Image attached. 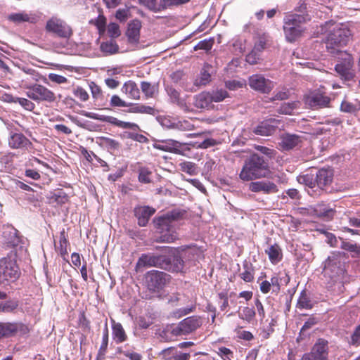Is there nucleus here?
<instances>
[{
	"mask_svg": "<svg viewBox=\"0 0 360 360\" xmlns=\"http://www.w3.org/2000/svg\"><path fill=\"white\" fill-rule=\"evenodd\" d=\"M181 143L172 139L162 140L159 143H155L154 148L156 149L167 151L170 153H176L179 151Z\"/></svg>",
	"mask_w": 360,
	"mask_h": 360,
	"instance_id": "393cba45",
	"label": "nucleus"
},
{
	"mask_svg": "<svg viewBox=\"0 0 360 360\" xmlns=\"http://www.w3.org/2000/svg\"><path fill=\"white\" fill-rule=\"evenodd\" d=\"M181 169L187 174L194 175L197 174V166L191 162H184L180 164Z\"/></svg>",
	"mask_w": 360,
	"mask_h": 360,
	"instance_id": "052dcab7",
	"label": "nucleus"
},
{
	"mask_svg": "<svg viewBox=\"0 0 360 360\" xmlns=\"http://www.w3.org/2000/svg\"><path fill=\"white\" fill-rule=\"evenodd\" d=\"M296 108V103H283L276 110L277 112L283 115H292L293 110Z\"/></svg>",
	"mask_w": 360,
	"mask_h": 360,
	"instance_id": "864d4df0",
	"label": "nucleus"
},
{
	"mask_svg": "<svg viewBox=\"0 0 360 360\" xmlns=\"http://www.w3.org/2000/svg\"><path fill=\"white\" fill-rule=\"evenodd\" d=\"M43 14L39 11H31L27 13L24 12V22H27L32 24H37L41 21Z\"/></svg>",
	"mask_w": 360,
	"mask_h": 360,
	"instance_id": "c03bdc74",
	"label": "nucleus"
},
{
	"mask_svg": "<svg viewBox=\"0 0 360 360\" xmlns=\"http://www.w3.org/2000/svg\"><path fill=\"white\" fill-rule=\"evenodd\" d=\"M328 341L324 338H318L309 352L305 353L301 360H329Z\"/></svg>",
	"mask_w": 360,
	"mask_h": 360,
	"instance_id": "4468645a",
	"label": "nucleus"
},
{
	"mask_svg": "<svg viewBox=\"0 0 360 360\" xmlns=\"http://www.w3.org/2000/svg\"><path fill=\"white\" fill-rule=\"evenodd\" d=\"M265 252L273 264H278L283 259L282 250L277 243L270 245L268 249L265 250Z\"/></svg>",
	"mask_w": 360,
	"mask_h": 360,
	"instance_id": "bb28decb",
	"label": "nucleus"
},
{
	"mask_svg": "<svg viewBox=\"0 0 360 360\" xmlns=\"http://www.w3.org/2000/svg\"><path fill=\"white\" fill-rule=\"evenodd\" d=\"M212 66L207 63H205L200 73V76L196 79V84L206 85L211 81V70Z\"/></svg>",
	"mask_w": 360,
	"mask_h": 360,
	"instance_id": "7c9ffc66",
	"label": "nucleus"
},
{
	"mask_svg": "<svg viewBox=\"0 0 360 360\" xmlns=\"http://www.w3.org/2000/svg\"><path fill=\"white\" fill-rule=\"evenodd\" d=\"M47 198L50 204L56 203L57 205H64L68 201V195L63 189H58L50 193Z\"/></svg>",
	"mask_w": 360,
	"mask_h": 360,
	"instance_id": "cd10ccee",
	"label": "nucleus"
},
{
	"mask_svg": "<svg viewBox=\"0 0 360 360\" xmlns=\"http://www.w3.org/2000/svg\"><path fill=\"white\" fill-rule=\"evenodd\" d=\"M155 266L165 271L184 272V261L179 251L172 250L166 255L142 254L139 258L136 269L140 267Z\"/></svg>",
	"mask_w": 360,
	"mask_h": 360,
	"instance_id": "f257e3e1",
	"label": "nucleus"
},
{
	"mask_svg": "<svg viewBox=\"0 0 360 360\" xmlns=\"http://www.w3.org/2000/svg\"><path fill=\"white\" fill-rule=\"evenodd\" d=\"M121 90L124 94L133 99H139L140 98L139 89L134 82L128 81L125 82Z\"/></svg>",
	"mask_w": 360,
	"mask_h": 360,
	"instance_id": "473e14b6",
	"label": "nucleus"
},
{
	"mask_svg": "<svg viewBox=\"0 0 360 360\" xmlns=\"http://www.w3.org/2000/svg\"><path fill=\"white\" fill-rule=\"evenodd\" d=\"M186 214V210L181 209H174L166 214L155 217L153 222L156 233L159 234L155 241L158 243H170L178 238L174 222L184 218Z\"/></svg>",
	"mask_w": 360,
	"mask_h": 360,
	"instance_id": "f03ea898",
	"label": "nucleus"
},
{
	"mask_svg": "<svg viewBox=\"0 0 360 360\" xmlns=\"http://www.w3.org/2000/svg\"><path fill=\"white\" fill-rule=\"evenodd\" d=\"M249 190L254 193L263 192L265 194L276 193L278 191V186L269 181H250Z\"/></svg>",
	"mask_w": 360,
	"mask_h": 360,
	"instance_id": "6ab92c4d",
	"label": "nucleus"
},
{
	"mask_svg": "<svg viewBox=\"0 0 360 360\" xmlns=\"http://www.w3.org/2000/svg\"><path fill=\"white\" fill-rule=\"evenodd\" d=\"M348 255L340 251H335L325 260L323 274L330 278L333 283H344L347 281L348 274L346 269Z\"/></svg>",
	"mask_w": 360,
	"mask_h": 360,
	"instance_id": "39448f33",
	"label": "nucleus"
},
{
	"mask_svg": "<svg viewBox=\"0 0 360 360\" xmlns=\"http://www.w3.org/2000/svg\"><path fill=\"white\" fill-rule=\"evenodd\" d=\"M341 240L340 248L351 253L352 258L360 257V245L345 241L342 238L339 237Z\"/></svg>",
	"mask_w": 360,
	"mask_h": 360,
	"instance_id": "2f4dec72",
	"label": "nucleus"
},
{
	"mask_svg": "<svg viewBox=\"0 0 360 360\" xmlns=\"http://www.w3.org/2000/svg\"><path fill=\"white\" fill-rule=\"evenodd\" d=\"M319 321L320 319L316 316H310L302 327L300 335L297 339V341H300V340L302 339L301 336L304 334V331L311 328L314 326L316 325Z\"/></svg>",
	"mask_w": 360,
	"mask_h": 360,
	"instance_id": "3c124183",
	"label": "nucleus"
},
{
	"mask_svg": "<svg viewBox=\"0 0 360 360\" xmlns=\"http://www.w3.org/2000/svg\"><path fill=\"white\" fill-rule=\"evenodd\" d=\"M141 89L146 98H153L156 91L155 85H152L150 82L145 81L141 82Z\"/></svg>",
	"mask_w": 360,
	"mask_h": 360,
	"instance_id": "603ef678",
	"label": "nucleus"
},
{
	"mask_svg": "<svg viewBox=\"0 0 360 360\" xmlns=\"http://www.w3.org/2000/svg\"><path fill=\"white\" fill-rule=\"evenodd\" d=\"M240 277L245 282H250L254 278V268L251 263L243 264V271L240 274Z\"/></svg>",
	"mask_w": 360,
	"mask_h": 360,
	"instance_id": "49530a36",
	"label": "nucleus"
},
{
	"mask_svg": "<svg viewBox=\"0 0 360 360\" xmlns=\"http://www.w3.org/2000/svg\"><path fill=\"white\" fill-rule=\"evenodd\" d=\"M111 107H129V103L123 101L119 96L113 95L110 101Z\"/></svg>",
	"mask_w": 360,
	"mask_h": 360,
	"instance_id": "0e129e2a",
	"label": "nucleus"
},
{
	"mask_svg": "<svg viewBox=\"0 0 360 360\" xmlns=\"http://www.w3.org/2000/svg\"><path fill=\"white\" fill-rule=\"evenodd\" d=\"M310 20L309 15L288 13L283 18V32L289 42L295 41L304 31L303 25Z\"/></svg>",
	"mask_w": 360,
	"mask_h": 360,
	"instance_id": "6e6552de",
	"label": "nucleus"
},
{
	"mask_svg": "<svg viewBox=\"0 0 360 360\" xmlns=\"http://www.w3.org/2000/svg\"><path fill=\"white\" fill-rule=\"evenodd\" d=\"M141 27V22L139 19L136 18L129 21L126 31V36L129 43H138L139 41Z\"/></svg>",
	"mask_w": 360,
	"mask_h": 360,
	"instance_id": "4be33fe9",
	"label": "nucleus"
},
{
	"mask_svg": "<svg viewBox=\"0 0 360 360\" xmlns=\"http://www.w3.org/2000/svg\"><path fill=\"white\" fill-rule=\"evenodd\" d=\"M271 174L269 162L262 158L258 153L254 152L244 159L238 175L241 181H250L269 179Z\"/></svg>",
	"mask_w": 360,
	"mask_h": 360,
	"instance_id": "7ed1b4c3",
	"label": "nucleus"
},
{
	"mask_svg": "<svg viewBox=\"0 0 360 360\" xmlns=\"http://www.w3.org/2000/svg\"><path fill=\"white\" fill-rule=\"evenodd\" d=\"M75 96L79 98L82 101H86L89 99V94L81 86H77L73 90Z\"/></svg>",
	"mask_w": 360,
	"mask_h": 360,
	"instance_id": "69168bd1",
	"label": "nucleus"
},
{
	"mask_svg": "<svg viewBox=\"0 0 360 360\" xmlns=\"http://www.w3.org/2000/svg\"><path fill=\"white\" fill-rule=\"evenodd\" d=\"M354 60L351 54L344 52L340 53L338 63L335 66V70L341 79L345 82L354 80L355 72L353 69Z\"/></svg>",
	"mask_w": 360,
	"mask_h": 360,
	"instance_id": "9d476101",
	"label": "nucleus"
},
{
	"mask_svg": "<svg viewBox=\"0 0 360 360\" xmlns=\"http://www.w3.org/2000/svg\"><path fill=\"white\" fill-rule=\"evenodd\" d=\"M69 245V241L68 239V234L66 233L65 229H63L60 232V240L59 245L56 246V248L58 250L60 256L65 259V256L68 255V246Z\"/></svg>",
	"mask_w": 360,
	"mask_h": 360,
	"instance_id": "f704fd0d",
	"label": "nucleus"
},
{
	"mask_svg": "<svg viewBox=\"0 0 360 360\" xmlns=\"http://www.w3.org/2000/svg\"><path fill=\"white\" fill-rule=\"evenodd\" d=\"M155 209L150 206H137L134 210L139 226H146L150 218L155 214Z\"/></svg>",
	"mask_w": 360,
	"mask_h": 360,
	"instance_id": "412c9836",
	"label": "nucleus"
},
{
	"mask_svg": "<svg viewBox=\"0 0 360 360\" xmlns=\"http://www.w3.org/2000/svg\"><path fill=\"white\" fill-rule=\"evenodd\" d=\"M16 330L15 325L11 323H0V338L8 337Z\"/></svg>",
	"mask_w": 360,
	"mask_h": 360,
	"instance_id": "8fccbe9b",
	"label": "nucleus"
},
{
	"mask_svg": "<svg viewBox=\"0 0 360 360\" xmlns=\"http://www.w3.org/2000/svg\"><path fill=\"white\" fill-rule=\"evenodd\" d=\"M214 44V39L212 38L205 39L200 41L193 48L195 51L205 50L208 51L212 49Z\"/></svg>",
	"mask_w": 360,
	"mask_h": 360,
	"instance_id": "5fc2aeb1",
	"label": "nucleus"
},
{
	"mask_svg": "<svg viewBox=\"0 0 360 360\" xmlns=\"http://www.w3.org/2000/svg\"><path fill=\"white\" fill-rule=\"evenodd\" d=\"M266 37L264 34L259 36L255 43L253 49L262 53L266 48Z\"/></svg>",
	"mask_w": 360,
	"mask_h": 360,
	"instance_id": "e2e57ef3",
	"label": "nucleus"
},
{
	"mask_svg": "<svg viewBox=\"0 0 360 360\" xmlns=\"http://www.w3.org/2000/svg\"><path fill=\"white\" fill-rule=\"evenodd\" d=\"M165 357L172 358L175 360H189L191 355L188 353L177 352L174 347H169L162 350Z\"/></svg>",
	"mask_w": 360,
	"mask_h": 360,
	"instance_id": "e433bc0d",
	"label": "nucleus"
},
{
	"mask_svg": "<svg viewBox=\"0 0 360 360\" xmlns=\"http://www.w3.org/2000/svg\"><path fill=\"white\" fill-rule=\"evenodd\" d=\"M248 84L252 89L263 94H269L275 87L273 81L260 74L250 76Z\"/></svg>",
	"mask_w": 360,
	"mask_h": 360,
	"instance_id": "dca6fc26",
	"label": "nucleus"
},
{
	"mask_svg": "<svg viewBox=\"0 0 360 360\" xmlns=\"http://www.w3.org/2000/svg\"><path fill=\"white\" fill-rule=\"evenodd\" d=\"M340 110L349 113L360 111V101L354 100L353 102H349L344 100L340 105Z\"/></svg>",
	"mask_w": 360,
	"mask_h": 360,
	"instance_id": "4c0bfd02",
	"label": "nucleus"
},
{
	"mask_svg": "<svg viewBox=\"0 0 360 360\" xmlns=\"http://www.w3.org/2000/svg\"><path fill=\"white\" fill-rule=\"evenodd\" d=\"M108 32L110 37L117 38L120 35V27L117 23L111 22L108 27Z\"/></svg>",
	"mask_w": 360,
	"mask_h": 360,
	"instance_id": "774afa93",
	"label": "nucleus"
},
{
	"mask_svg": "<svg viewBox=\"0 0 360 360\" xmlns=\"http://www.w3.org/2000/svg\"><path fill=\"white\" fill-rule=\"evenodd\" d=\"M322 30L328 31L323 40L327 51L332 55L341 53L340 49L347 44L352 36L351 30L347 26L333 20L326 22Z\"/></svg>",
	"mask_w": 360,
	"mask_h": 360,
	"instance_id": "20e7f679",
	"label": "nucleus"
},
{
	"mask_svg": "<svg viewBox=\"0 0 360 360\" xmlns=\"http://www.w3.org/2000/svg\"><path fill=\"white\" fill-rule=\"evenodd\" d=\"M129 108L126 110L129 113H142L155 115V109L153 107L145 105L141 103H129Z\"/></svg>",
	"mask_w": 360,
	"mask_h": 360,
	"instance_id": "c756f323",
	"label": "nucleus"
},
{
	"mask_svg": "<svg viewBox=\"0 0 360 360\" xmlns=\"http://www.w3.org/2000/svg\"><path fill=\"white\" fill-rule=\"evenodd\" d=\"M202 325V320L199 316H191L181 321L176 326L172 327L171 334L173 336H182L188 335Z\"/></svg>",
	"mask_w": 360,
	"mask_h": 360,
	"instance_id": "f8f14e48",
	"label": "nucleus"
},
{
	"mask_svg": "<svg viewBox=\"0 0 360 360\" xmlns=\"http://www.w3.org/2000/svg\"><path fill=\"white\" fill-rule=\"evenodd\" d=\"M18 257V250L15 249L0 259V285H7L19 278L20 271L17 264Z\"/></svg>",
	"mask_w": 360,
	"mask_h": 360,
	"instance_id": "1a4fd4ad",
	"label": "nucleus"
},
{
	"mask_svg": "<svg viewBox=\"0 0 360 360\" xmlns=\"http://www.w3.org/2000/svg\"><path fill=\"white\" fill-rule=\"evenodd\" d=\"M24 191H28L31 193H25L24 200H27L34 207H39L40 205V194L36 190L30 187V185L24 184Z\"/></svg>",
	"mask_w": 360,
	"mask_h": 360,
	"instance_id": "a878e982",
	"label": "nucleus"
},
{
	"mask_svg": "<svg viewBox=\"0 0 360 360\" xmlns=\"http://www.w3.org/2000/svg\"><path fill=\"white\" fill-rule=\"evenodd\" d=\"M281 121L275 118H269L260 122L251 130L255 135L270 136L276 132Z\"/></svg>",
	"mask_w": 360,
	"mask_h": 360,
	"instance_id": "a211bd4d",
	"label": "nucleus"
},
{
	"mask_svg": "<svg viewBox=\"0 0 360 360\" xmlns=\"http://www.w3.org/2000/svg\"><path fill=\"white\" fill-rule=\"evenodd\" d=\"M46 30L60 38H69L72 34L70 27L63 20L56 17L47 21Z\"/></svg>",
	"mask_w": 360,
	"mask_h": 360,
	"instance_id": "f3484780",
	"label": "nucleus"
},
{
	"mask_svg": "<svg viewBox=\"0 0 360 360\" xmlns=\"http://www.w3.org/2000/svg\"><path fill=\"white\" fill-rule=\"evenodd\" d=\"M257 151L259 152L260 156L266 160L270 163L271 160L275 158L276 151L273 149L263 146H256L255 147Z\"/></svg>",
	"mask_w": 360,
	"mask_h": 360,
	"instance_id": "79ce46f5",
	"label": "nucleus"
},
{
	"mask_svg": "<svg viewBox=\"0 0 360 360\" xmlns=\"http://www.w3.org/2000/svg\"><path fill=\"white\" fill-rule=\"evenodd\" d=\"M134 8V6H131ZM131 7H127L125 8H120L116 11L115 18L120 22H124L127 20L131 16L130 12Z\"/></svg>",
	"mask_w": 360,
	"mask_h": 360,
	"instance_id": "6e6d98bb",
	"label": "nucleus"
},
{
	"mask_svg": "<svg viewBox=\"0 0 360 360\" xmlns=\"http://www.w3.org/2000/svg\"><path fill=\"white\" fill-rule=\"evenodd\" d=\"M99 139L101 145L110 152L118 150L120 147V142L115 139L106 136H101Z\"/></svg>",
	"mask_w": 360,
	"mask_h": 360,
	"instance_id": "58836bf2",
	"label": "nucleus"
},
{
	"mask_svg": "<svg viewBox=\"0 0 360 360\" xmlns=\"http://www.w3.org/2000/svg\"><path fill=\"white\" fill-rule=\"evenodd\" d=\"M244 85L245 82L243 81L236 79L225 81V86L231 91H236L243 87Z\"/></svg>",
	"mask_w": 360,
	"mask_h": 360,
	"instance_id": "680f3d73",
	"label": "nucleus"
},
{
	"mask_svg": "<svg viewBox=\"0 0 360 360\" xmlns=\"http://www.w3.org/2000/svg\"><path fill=\"white\" fill-rule=\"evenodd\" d=\"M255 316V311L252 307H244L242 310L241 317L243 319L250 321Z\"/></svg>",
	"mask_w": 360,
	"mask_h": 360,
	"instance_id": "338daca9",
	"label": "nucleus"
},
{
	"mask_svg": "<svg viewBox=\"0 0 360 360\" xmlns=\"http://www.w3.org/2000/svg\"><path fill=\"white\" fill-rule=\"evenodd\" d=\"M334 169L331 167H324L316 169L315 172L311 171L309 173L299 175L297 181L310 188L317 187L323 192L331 193Z\"/></svg>",
	"mask_w": 360,
	"mask_h": 360,
	"instance_id": "423d86ee",
	"label": "nucleus"
},
{
	"mask_svg": "<svg viewBox=\"0 0 360 360\" xmlns=\"http://www.w3.org/2000/svg\"><path fill=\"white\" fill-rule=\"evenodd\" d=\"M100 48L102 52L109 55L115 54L119 50L117 44L113 40L103 42Z\"/></svg>",
	"mask_w": 360,
	"mask_h": 360,
	"instance_id": "a18cd8bd",
	"label": "nucleus"
},
{
	"mask_svg": "<svg viewBox=\"0 0 360 360\" xmlns=\"http://www.w3.org/2000/svg\"><path fill=\"white\" fill-rule=\"evenodd\" d=\"M41 78L36 70L32 69L25 70L24 68V89L27 91L29 84H37V82Z\"/></svg>",
	"mask_w": 360,
	"mask_h": 360,
	"instance_id": "c85d7f7f",
	"label": "nucleus"
},
{
	"mask_svg": "<svg viewBox=\"0 0 360 360\" xmlns=\"http://www.w3.org/2000/svg\"><path fill=\"white\" fill-rule=\"evenodd\" d=\"M112 338L116 343L120 344L127 340V335L120 323H113L112 326Z\"/></svg>",
	"mask_w": 360,
	"mask_h": 360,
	"instance_id": "72a5a7b5",
	"label": "nucleus"
},
{
	"mask_svg": "<svg viewBox=\"0 0 360 360\" xmlns=\"http://www.w3.org/2000/svg\"><path fill=\"white\" fill-rule=\"evenodd\" d=\"M139 3L145 6L150 11L153 13H159L164 11V3L162 0H160L158 4V0H138Z\"/></svg>",
	"mask_w": 360,
	"mask_h": 360,
	"instance_id": "c9c22d12",
	"label": "nucleus"
},
{
	"mask_svg": "<svg viewBox=\"0 0 360 360\" xmlns=\"http://www.w3.org/2000/svg\"><path fill=\"white\" fill-rule=\"evenodd\" d=\"M257 282L259 283L260 290L262 292H269L274 283V274L270 278L265 274L259 277Z\"/></svg>",
	"mask_w": 360,
	"mask_h": 360,
	"instance_id": "a19ab883",
	"label": "nucleus"
},
{
	"mask_svg": "<svg viewBox=\"0 0 360 360\" xmlns=\"http://www.w3.org/2000/svg\"><path fill=\"white\" fill-rule=\"evenodd\" d=\"M108 328L105 327V328L103 330V338H102V342L101 345V347L98 350V360H101L105 358V355L108 349Z\"/></svg>",
	"mask_w": 360,
	"mask_h": 360,
	"instance_id": "de8ad7c7",
	"label": "nucleus"
},
{
	"mask_svg": "<svg viewBox=\"0 0 360 360\" xmlns=\"http://www.w3.org/2000/svg\"><path fill=\"white\" fill-rule=\"evenodd\" d=\"M2 236L8 245L13 247V250L17 249L18 252H21V245L18 249L16 248L20 242V237L18 236V231L16 229L12 226H4Z\"/></svg>",
	"mask_w": 360,
	"mask_h": 360,
	"instance_id": "aec40b11",
	"label": "nucleus"
},
{
	"mask_svg": "<svg viewBox=\"0 0 360 360\" xmlns=\"http://www.w3.org/2000/svg\"><path fill=\"white\" fill-rule=\"evenodd\" d=\"M290 282V276L286 273H274V283L271 288L272 292H279L283 290V287Z\"/></svg>",
	"mask_w": 360,
	"mask_h": 360,
	"instance_id": "b1692460",
	"label": "nucleus"
},
{
	"mask_svg": "<svg viewBox=\"0 0 360 360\" xmlns=\"http://www.w3.org/2000/svg\"><path fill=\"white\" fill-rule=\"evenodd\" d=\"M314 302L309 297V294H300L297 305L299 308L310 309L314 307Z\"/></svg>",
	"mask_w": 360,
	"mask_h": 360,
	"instance_id": "09e8293b",
	"label": "nucleus"
},
{
	"mask_svg": "<svg viewBox=\"0 0 360 360\" xmlns=\"http://www.w3.org/2000/svg\"><path fill=\"white\" fill-rule=\"evenodd\" d=\"M138 173V180L140 183L147 184L152 182V172L148 167H139Z\"/></svg>",
	"mask_w": 360,
	"mask_h": 360,
	"instance_id": "37998d69",
	"label": "nucleus"
},
{
	"mask_svg": "<svg viewBox=\"0 0 360 360\" xmlns=\"http://www.w3.org/2000/svg\"><path fill=\"white\" fill-rule=\"evenodd\" d=\"M301 143L302 138L299 135L286 133L282 135L279 145L282 150H289L298 146Z\"/></svg>",
	"mask_w": 360,
	"mask_h": 360,
	"instance_id": "5701e85b",
	"label": "nucleus"
},
{
	"mask_svg": "<svg viewBox=\"0 0 360 360\" xmlns=\"http://www.w3.org/2000/svg\"><path fill=\"white\" fill-rule=\"evenodd\" d=\"M165 90L172 103H175L180 107H183L185 105L184 100L181 99L180 94L175 88L172 86H167Z\"/></svg>",
	"mask_w": 360,
	"mask_h": 360,
	"instance_id": "ea45409f",
	"label": "nucleus"
},
{
	"mask_svg": "<svg viewBox=\"0 0 360 360\" xmlns=\"http://www.w3.org/2000/svg\"><path fill=\"white\" fill-rule=\"evenodd\" d=\"M8 143L13 148H20L22 144V134L18 133L12 134L9 139Z\"/></svg>",
	"mask_w": 360,
	"mask_h": 360,
	"instance_id": "bf43d9fd",
	"label": "nucleus"
},
{
	"mask_svg": "<svg viewBox=\"0 0 360 360\" xmlns=\"http://www.w3.org/2000/svg\"><path fill=\"white\" fill-rule=\"evenodd\" d=\"M26 95L31 99L37 102L53 103L56 100L55 94L46 86L37 84H29Z\"/></svg>",
	"mask_w": 360,
	"mask_h": 360,
	"instance_id": "ddd939ff",
	"label": "nucleus"
},
{
	"mask_svg": "<svg viewBox=\"0 0 360 360\" xmlns=\"http://www.w3.org/2000/svg\"><path fill=\"white\" fill-rule=\"evenodd\" d=\"M170 278V275L158 270H151L145 274V283L150 292L162 290Z\"/></svg>",
	"mask_w": 360,
	"mask_h": 360,
	"instance_id": "9b49d317",
	"label": "nucleus"
},
{
	"mask_svg": "<svg viewBox=\"0 0 360 360\" xmlns=\"http://www.w3.org/2000/svg\"><path fill=\"white\" fill-rule=\"evenodd\" d=\"M304 101L310 109L317 110L330 108L331 98L325 93L315 90L304 96Z\"/></svg>",
	"mask_w": 360,
	"mask_h": 360,
	"instance_id": "2eb2a0df",
	"label": "nucleus"
},
{
	"mask_svg": "<svg viewBox=\"0 0 360 360\" xmlns=\"http://www.w3.org/2000/svg\"><path fill=\"white\" fill-rule=\"evenodd\" d=\"M79 114L91 119L110 123L114 126H116L122 129H129L133 131L123 132V134H121V137L123 139H131L133 141L142 143H148L149 141L148 139L146 136L136 132V131H141L140 127L136 123L124 122L112 116L98 115L95 112H87L85 110H81L79 112Z\"/></svg>",
	"mask_w": 360,
	"mask_h": 360,
	"instance_id": "0eeeda50",
	"label": "nucleus"
},
{
	"mask_svg": "<svg viewBox=\"0 0 360 360\" xmlns=\"http://www.w3.org/2000/svg\"><path fill=\"white\" fill-rule=\"evenodd\" d=\"M261 59V52L252 49V51L246 55L245 60L250 65H255L259 63Z\"/></svg>",
	"mask_w": 360,
	"mask_h": 360,
	"instance_id": "13d9d810",
	"label": "nucleus"
},
{
	"mask_svg": "<svg viewBox=\"0 0 360 360\" xmlns=\"http://www.w3.org/2000/svg\"><path fill=\"white\" fill-rule=\"evenodd\" d=\"M229 96L228 92L224 89H217L212 91L210 96L211 101L221 102Z\"/></svg>",
	"mask_w": 360,
	"mask_h": 360,
	"instance_id": "4d7b16f0",
	"label": "nucleus"
}]
</instances>
